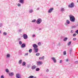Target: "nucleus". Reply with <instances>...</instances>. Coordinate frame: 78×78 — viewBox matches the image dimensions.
Segmentation results:
<instances>
[{"instance_id": "f257e3e1", "label": "nucleus", "mask_w": 78, "mask_h": 78, "mask_svg": "<svg viewBox=\"0 0 78 78\" xmlns=\"http://www.w3.org/2000/svg\"><path fill=\"white\" fill-rule=\"evenodd\" d=\"M69 19L71 22H74L75 21V18L74 16L73 15H70L69 16Z\"/></svg>"}, {"instance_id": "f03ea898", "label": "nucleus", "mask_w": 78, "mask_h": 78, "mask_svg": "<svg viewBox=\"0 0 78 78\" xmlns=\"http://www.w3.org/2000/svg\"><path fill=\"white\" fill-rule=\"evenodd\" d=\"M42 20L41 19L39 18L36 21L37 23V24H40V23L42 22Z\"/></svg>"}, {"instance_id": "7ed1b4c3", "label": "nucleus", "mask_w": 78, "mask_h": 78, "mask_svg": "<svg viewBox=\"0 0 78 78\" xmlns=\"http://www.w3.org/2000/svg\"><path fill=\"white\" fill-rule=\"evenodd\" d=\"M68 7L69 8H73L74 7V3L73 2H72L70 4H69L68 5Z\"/></svg>"}, {"instance_id": "20e7f679", "label": "nucleus", "mask_w": 78, "mask_h": 78, "mask_svg": "<svg viewBox=\"0 0 78 78\" xmlns=\"http://www.w3.org/2000/svg\"><path fill=\"white\" fill-rule=\"evenodd\" d=\"M23 37L24 39H28V36L27 35L25 34H23Z\"/></svg>"}, {"instance_id": "39448f33", "label": "nucleus", "mask_w": 78, "mask_h": 78, "mask_svg": "<svg viewBox=\"0 0 78 78\" xmlns=\"http://www.w3.org/2000/svg\"><path fill=\"white\" fill-rule=\"evenodd\" d=\"M42 62L40 61L37 62V66H40V65H42Z\"/></svg>"}, {"instance_id": "423d86ee", "label": "nucleus", "mask_w": 78, "mask_h": 78, "mask_svg": "<svg viewBox=\"0 0 78 78\" xmlns=\"http://www.w3.org/2000/svg\"><path fill=\"white\" fill-rule=\"evenodd\" d=\"M52 11H53V8H51L48 11V13H51V12H52Z\"/></svg>"}, {"instance_id": "0eeeda50", "label": "nucleus", "mask_w": 78, "mask_h": 78, "mask_svg": "<svg viewBox=\"0 0 78 78\" xmlns=\"http://www.w3.org/2000/svg\"><path fill=\"white\" fill-rule=\"evenodd\" d=\"M16 78H21L20 74L18 73L16 74Z\"/></svg>"}, {"instance_id": "6e6552de", "label": "nucleus", "mask_w": 78, "mask_h": 78, "mask_svg": "<svg viewBox=\"0 0 78 78\" xmlns=\"http://www.w3.org/2000/svg\"><path fill=\"white\" fill-rule=\"evenodd\" d=\"M51 59L52 60H53L54 63H56V60L55 58L54 57H53V58H52Z\"/></svg>"}, {"instance_id": "1a4fd4ad", "label": "nucleus", "mask_w": 78, "mask_h": 78, "mask_svg": "<svg viewBox=\"0 0 78 78\" xmlns=\"http://www.w3.org/2000/svg\"><path fill=\"white\" fill-rule=\"evenodd\" d=\"M34 50L35 53H37V52H38V48H34Z\"/></svg>"}, {"instance_id": "9d476101", "label": "nucleus", "mask_w": 78, "mask_h": 78, "mask_svg": "<svg viewBox=\"0 0 78 78\" xmlns=\"http://www.w3.org/2000/svg\"><path fill=\"white\" fill-rule=\"evenodd\" d=\"M33 47H34V48H37V47H38V46H37V45H36V44H34L33 45Z\"/></svg>"}, {"instance_id": "9b49d317", "label": "nucleus", "mask_w": 78, "mask_h": 78, "mask_svg": "<svg viewBox=\"0 0 78 78\" xmlns=\"http://www.w3.org/2000/svg\"><path fill=\"white\" fill-rule=\"evenodd\" d=\"M26 46V44H25L24 43H23L21 45V48H24Z\"/></svg>"}, {"instance_id": "f8f14e48", "label": "nucleus", "mask_w": 78, "mask_h": 78, "mask_svg": "<svg viewBox=\"0 0 78 78\" xmlns=\"http://www.w3.org/2000/svg\"><path fill=\"white\" fill-rule=\"evenodd\" d=\"M9 76H13L14 75V73L13 72H11L10 73H9Z\"/></svg>"}, {"instance_id": "ddd939ff", "label": "nucleus", "mask_w": 78, "mask_h": 78, "mask_svg": "<svg viewBox=\"0 0 78 78\" xmlns=\"http://www.w3.org/2000/svg\"><path fill=\"white\" fill-rule=\"evenodd\" d=\"M44 58H45V56H43L42 57H40L39 58V59L40 60H42L44 59Z\"/></svg>"}, {"instance_id": "4468645a", "label": "nucleus", "mask_w": 78, "mask_h": 78, "mask_svg": "<svg viewBox=\"0 0 78 78\" xmlns=\"http://www.w3.org/2000/svg\"><path fill=\"white\" fill-rule=\"evenodd\" d=\"M36 66L33 65L32 67V70H34V69H36Z\"/></svg>"}, {"instance_id": "2eb2a0df", "label": "nucleus", "mask_w": 78, "mask_h": 78, "mask_svg": "<svg viewBox=\"0 0 78 78\" xmlns=\"http://www.w3.org/2000/svg\"><path fill=\"white\" fill-rule=\"evenodd\" d=\"M33 12V9H30L29 11V12L30 13H32Z\"/></svg>"}, {"instance_id": "dca6fc26", "label": "nucleus", "mask_w": 78, "mask_h": 78, "mask_svg": "<svg viewBox=\"0 0 78 78\" xmlns=\"http://www.w3.org/2000/svg\"><path fill=\"white\" fill-rule=\"evenodd\" d=\"M25 64H26V63L25 62H23L22 65L23 66H25Z\"/></svg>"}, {"instance_id": "f3484780", "label": "nucleus", "mask_w": 78, "mask_h": 78, "mask_svg": "<svg viewBox=\"0 0 78 78\" xmlns=\"http://www.w3.org/2000/svg\"><path fill=\"white\" fill-rule=\"evenodd\" d=\"M19 2L20 3H24V2H23V0H20L19 1Z\"/></svg>"}, {"instance_id": "a211bd4d", "label": "nucleus", "mask_w": 78, "mask_h": 78, "mask_svg": "<svg viewBox=\"0 0 78 78\" xmlns=\"http://www.w3.org/2000/svg\"><path fill=\"white\" fill-rule=\"evenodd\" d=\"M22 60H20L19 62V63L20 64L22 63Z\"/></svg>"}, {"instance_id": "6ab92c4d", "label": "nucleus", "mask_w": 78, "mask_h": 78, "mask_svg": "<svg viewBox=\"0 0 78 78\" xmlns=\"http://www.w3.org/2000/svg\"><path fill=\"white\" fill-rule=\"evenodd\" d=\"M71 43H72V42L69 41L68 44H67V45L68 46L70 45V44H71Z\"/></svg>"}, {"instance_id": "aec40b11", "label": "nucleus", "mask_w": 78, "mask_h": 78, "mask_svg": "<svg viewBox=\"0 0 78 78\" xmlns=\"http://www.w3.org/2000/svg\"><path fill=\"white\" fill-rule=\"evenodd\" d=\"M32 51H33V49H30L29 50V53H31Z\"/></svg>"}, {"instance_id": "412c9836", "label": "nucleus", "mask_w": 78, "mask_h": 78, "mask_svg": "<svg viewBox=\"0 0 78 78\" xmlns=\"http://www.w3.org/2000/svg\"><path fill=\"white\" fill-rule=\"evenodd\" d=\"M66 22L67 24H69L70 23V21L69 20H67Z\"/></svg>"}, {"instance_id": "4be33fe9", "label": "nucleus", "mask_w": 78, "mask_h": 78, "mask_svg": "<svg viewBox=\"0 0 78 78\" xmlns=\"http://www.w3.org/2000/svg\"><path fill=\"white\" fill-rule=\"evenodd\" d=\"M34 76H30L29 77H28L27 78H34Z\"/></svg>"}, {"instance_id": "5701e85b", "label": "nucleus", "mask_w": 78, "mask_h": 78, "mask_svg": "<svg viewBox=\"0 0 78 78\" xmlns=\"http://www.w3.org/2000/svg\"><path fill=\"white\" fill-rule=\"evenodd\" d=\"M63 55H66V51H64L63 53Z\"/></svg>"}, {"instance_id": "b1692460", "label": "nucleus", "mask_w": 78, "mask_h": 78, "mask_svg": "<svg viewBox=\"0 0 78 78\" xmlns=\"http://www.w3.org/2000/svg\"><path fill=\"white\" fill-rule=\"evenodd\" d=\"M10 57V55L9 54H7V58H9Z\"/></svg>"}, {"instance_id": "393cba45", "label": "nucleus", "mask_w": 78, "mask_h": 78, "mask_svg": "<svg viewBox=\"0 0 78 78\" xmlns=\"http://www.w3.org/2000/svg\"><path fill=\"white\" fill-rule=\"evenodd\" d=\"M5 72H6L7 73H8V72H9V69H5Z\"/></svg>"}, {"instance_id": "a878e982", "label": "nucleus", "mask_w": 78, "mask_h": 78, "mask_svg": "<svg viewBox=\"0 0 78 78\" xmlns=\"http://www.w3.org/2000/svg\"><path fill=\"white\" fill-rule=\"evenodd\" d=\"M36 71H39L40 70V69L37 68L36 69Z\"/></svg>"}, {"instance_id": "bb28decb", "label": "nucleus", "mask_w": 78, "mask_h": 78, "mask_svg": "<svg viewBox=\"0 0 78 78\" xmlns=\"http://www.w3.org/2000/svg\"><path fill=\"white\" fill-rule=\"evenodd\" d=\"M19 44L20 45H22V41H19Z\"/></svg>"}, {"instance_id": "cd10ccee", "label": "nucleus", "mask_w": 78, "mask_h": 78, "mask_svg": "<svg viewBox=\"0 0 78 78\" xmlns=\"http://www.w3.org/2000/svg\"><path fill=\"white\" fill-rule=\"evenodd\" d=\"M67 40V37H66L64 39V41H66Z\"/></svg>"}, {"instance_id": "c85d7f7f", "label": "nucleus", "mask_w": 78, "mask_h": 78, "mask_svg": "<svg viewBox=\"0 0 78 78\" xmlns=\"http://www.w3.org/2000/svg\"><path fill=\"white\" fill-rule=\"evenodd\" d=\"M36 21V20L34 19L32 20V22H35Z\"/></svg>"}, {"instance_id": "c756f323", "label": "nucleus", "mask_w": 78, "mask_h": 78, "mask_svg": "<svg viewBox=\"0 0 78 78\" xmlns=\"http://www.w3.org/2000/svg\"><path fill=\"white\" fill-rule=\"evenodd\" d=\"M1 78H5V76L3 75H2L1 76Z\"/></svg>"}, {"instance_id": "7c9ffc66", "label": "nucleus", "mask_w": 78, "mask_h": 78, "mask_svg": "<svg viewBox=\"0 0 78 78\" xmlns=\"http://www.w3.org/2000/svg\"><path fill=\"white\" fill-rule=\"evenodd\" d=\"M61 10L62 11H64V9L63 8H61Z\"/></svg>"}, {"instance_id": "2f4dec72", "label": "nucleus", "mask_w": 78, "mask_h": 78, "mask_svg": "<svg viewBox=\"0 0 78 78\" xmlns=\"http://www.w3.org/2000/svg\"><path fill=\"white\" fill-rule=\"evenodd\" d=\"M36 55L37 56H39L40 55V53H37L36 54Z\"/></svg>"}, {"instance_id": "473e14b6", "label": "nucleus", "mask_w": 78, "mask_h": 78, "mask_svg": "<svg viewBox=\"0 0 78 78\" xmlns=\"http://www.w3.org/2000/svg\"><path fill=\"white\" fill-rule=\"evenodd\" d=\"M3 34L5 36H6V34H7V33H6V32H4L3 33Z\"/></svg>"}, {"instance_id": "72a5a7b5", "label": "nucleus", "mask_w": 78, "mask_h": 78, "mask_svg": "<svg viewBox=\"0 0 78 78\" xmlns=\"http://www.w3.org/2000/svg\"><path fill=\"white\" fill-rule=\"evenodd\" d=\"M76 36V34H73V37H75V36Z\"/></svg>"}, {"instance_id": "f704fd0d", "label": "nucleus", "mask_w": 78, "mask_h": 78, "mask_svg": "<svg viewBox=\"0 0 78 78\" xmlns=\"http://www.w3.org/2000/svg\"><path fill=\"white\" fill-rule=\"evenodd\" d=\"M30 67V65H27V68H29Z\"/></svg>"}, {"instance_id": "c9c22d12", "label": "nucleus", "mask_w": 78, "mask_h": 78, "mask_svg": "<svg viewBox=\"0 0 78 78\" xmlns=\"http://www.w3.org/2000/svg\"><path fill=\"white\" fill-rule=\"evenodd\" d=\"M74 32V31H73V30H71L70 31L71 33H73Z\"/></svg>"}, {"instance_id": "e433bc0d", "label": "nucleus", "mask_w": 78, "mask_h": 78, "mask_svg": "<svg viewBox=\"0 0 78 78\" xmlns=\"http://www.w3.org/2000/svg\"><path fill=\"white\" fill-rule=\"evenodd\" d=\"M62 60H60L59 63L60 64H61V63H62Z\"/></svg>"}, {"instance_id": "4c0bfd02", "label": "nucleus", "mask_w": 78, "mask_h": 78, "mask_svg": "<svg viewBox=\"0 0 78 78\" xmlns=\"http://www.w3.org/2000/svg\"><path fill=\"white\" fill-rule=\"evenodd\" d=\"M38 45L39 46L41 45V42L38 43Z\"/></svg>"}, {"instance_id": "58836bf2", "label": "nucleus", "mask_w": 78, "mask_h": 78, "mask_svg": "<svg viewBox=\"0 0 78 78\" xmlns=\"http://www.w3.org/2000/svg\"><path fill=\"white\" fill-rule=\"evenodd\" d=\"M2 25H3V24H2V23H0V27H2Z\"/></svg>"}, {"instance_id": "ea45409f", "label": "nucleus", "mask_w": 78, "mask_h": 78, "mask_svg": "<svg viewBox=\"0 0 78 78\" xmlns=\"http://www.w3.org/2000/svg\"><path fill=\"white\" fill-rule=\"evenodd\" d=\"M72 51V49H70V50H69V52H70V54L71 53V51Z\"/></svg>"}, {"instance_id": "a19ab883", "label": "nucleus", "mask_w": 78, "mask_h": 78, "mask_svg": "<svg viewBox=\"0 0 78 78\" xmlns=\"http://www.w3.org/2000/svg\"><path fill=\"white\" fill-rule=\"evenodd\" d=\"M76 40V38H73V41H75Z\"/></svg>"}, {"instance_id": "79ce46f5", "label": "nucleus", "mask_w": 78, "mask_h": 78, "mask_svg": "<svg viewBox=\"0 0 78 78\" xmlns=\"http://www.w3.org/2000/svg\"><path fill=\"white\" fill-rule=\"evenodd\" d=\"M75 64H78V61H76L75 62Z\"/></svg>"}, {"instance_id": "37998d69", "label": "nucleus", "mask_w": 78, "mask_h": 78, "mask_svg": "<svg viewBox=\"0 0 78 78\" xmlns=\"http://www.w3.org/2000/svg\"><path fill=\"white\" fill-rule=\"evenodd\" d=\"M76 33H77V34H78V30H77L76 31Z\"/></svg>"}, {"instance_id": "c03bdc74", "label": "nucleus", "mask_w": 78, "mask_h": 78, "mask_svg": "<svg viewBox=\"0 0 78 78\" xmlns=\"http://www.w3.org/2000/svg\"><path fill=\"white\" fill-rule=\"evenodd\" d=\"M17 6H20V4H18V5H17Z\"/></svg>"}, {"instance_id": "a18cd8bd", "label": "nucleus", "mask_w": 78, "mask_h": 78, "mask_svg": "<svg viewBox=\"0 0 78 78\" xmlns=\"http://www.w3.org/2000/svg\"><path fill=\"white\" fill-rule=\"evenodd\" d=\"M46 72H49V69H46Z\"/></svg>"}, {"instance_id": "49530a36", "label": "nucleus", "mask_w": 78, "mask_h": 78, "mask_svg": "<svg viewBox=\"0 0 78 78\" xmlns=\"http://www.w3.org/2000/svg\"><path fill=\"white\" fill-rule=\"evenodd\" d=\"M28 55V53H26L24 55V56H26V55Z\"/></svg>"}, {"instance_id": "de8ad7c7", "label": "nucleus", "mask_w": 78, "mask_h": 78, "mask_svg": "<svg viewBox=\"0 0 78 78\" xmlns=\"http://www.w3.org/2000/svg\"><path fill=\"white\" fill-rule=\"evenodd\" d=\"M68 61H69V60L68 59H66V62H67Z\"/></svg>"}, {"instance_id": "09e8293b", "label": "nucleus", "mask_w": 78, "mask_h": 78, "mask_svg": "<svg viewBox=\"0 0 78 78\" xmlns=\"http://www.w3.org/2000/svg\"><path fill=\"white\" fill-rule=\"evenodd\" d=\"M39 8H38L37 9V10H39Z\"/></svg>"}, {"instance_id": "8fccbe9b", "label": "nucleus", "mask_w": 78, "mask_h": 78, "mask_svg": "<svg viewBox=\"0 0 78 78\" xmlns=\"http://www.w3.org/2000/svg\"><path fill=\"white\" fill-rule=\"evenodd\" d=\"M21 39L20 38H19L18 39V41H20V40Z\"/></svg>"}, {"instance_id": "3c124183", "label": "nucleus", "mask_w": 78, "mask_h": 78, "mask_svg": "<svg viewBox=\"0 0 78 78\" xmlns=\"http://www.w3.org/2000/svg\"><path fill=\"white\" fill-rule=\"evenodd\" d=\"M75 26H72V28H75Z\"/></svg>"}, {"instance_id": "603ef678", "label": "nucleus", "mask_w": 78, "mask_h": 78, "mask_svg": "<svg viewBox=\"0 0 78 78\" xmlns=\"http://www.w3.org/2000/svg\"><path fill=\"white\" fill-rule=\"evenodd\" d=\"M33 37H35V35L34 34L33 35Z\"/></svg>"}, {"instance_id": "864d4df0", "label": "nucleus", "mask_w": 78, "mask_h": 78, "mask_svg": "<svg viewBox=\"0 0 78 78\" xmlns=\"http://www.w3.org/2000/svg\"><path fill=\"white\" fill-rule=\"evenodd\" d=\"M21 30H19V32H20L21 31Z\"/></svg>"}, {"instance_id": "5fc2aeb1", "label": "nucleus", "mask_w": 78, "mask_h": 78, "mask_svg": "<svg viewBox=\"0 0 78 78\" xmlns=\"http://www.w3.org/2000/svg\"><path fill=\"white\" fill-rule=\"evenodd\" d=\"M39 30H41V29H39Z\"/></svg>"}, {"instance_id": "6e6d98bb", "label": "nucleus", "mask_w": 78, "mask_h": 78, "mask_svg": "<svg viewBox=\"0 0 78 78\" xmlns=\"http://www.w3.org/2000/svg\"><path fill=\"white\" fill-rule=\"evenodd\" d=\"M2 33V31H1V30H0V33Z\"/></svg>"}]
</instances>
